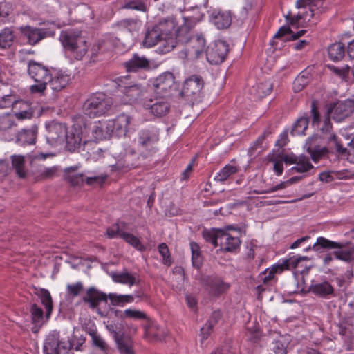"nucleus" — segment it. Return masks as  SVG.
I'll return each mask as SVG.
<instances>
[{
	"label": "nucleus",
	"mask_w": 354,
	"mask_h": 354,
	"mask_svg": "<svg viewBox=\"0 0 354 354\" xmlns=\"http://www.w3.org/2000/svg\"><path fill=\"white\" fill-rule=\"evenodd\" d=\"M113 102L111 97L104 93H91L82 105L83 113L94 118L105 115L113 107Z\"/></svg>",
	"instance_id": "nucleus-1"
},
{
	"label": "nucleus",
	"mask_w": 354,
	"mask_h": 354,
	"mask_svg": "<svg viewBox=\"0 0 354 354\" xmlns=\"http://www.w3.org/2000/svg\"><path fill=\"white\" fill-rule=\"evenodd\" d=\"M59 40L64 49L73 53L76 59H82L88 50L87 42L78 30L62 31Z\"/></svg>",
	"instance_id": "nucleus-2"
},
{
	"label": "nucleus",
	"mask_w": 354,
	"mask_h": 354,
	"mask_svg": "<svg viewBox=\"0 0 354 354\" xmlns=\"http://www.w3.org/2000/svg\"><path fill=\"white\" fill-rule=\"evenodd\" d=\"M188 30L187 26H181L176 33V39L181 43L189 44L186 50L187 55L189 57V59H196L205 52L206 41L201 35L193 36L192 38H189V37H183V34L187 32Z\"/></svg>",
	"instance_id": "nucleus-3"
},
{
	"label": "nucleus",
	"mask_w": 354,
	"mask_h": 354,
	"mask_svg": "<svg viewBox=\"0 0 354 354\" xmlns=\"http://www.w3.org/2000/svg\"><path fill=\"white\" fill-rule=\"evenodd\" d=\"M50 73L48 68L44 66L41 64L33 60L29 61L28 64V73L37 83L30 86L31 93H43L46 89Z\"/></svg>",
	"instance_id": "nucleus-4"
},
{
	"label": "nucleus",
	"mask_w": 354,
	"mask_h": 354,
	"mask_svg": "<svg viewBox=\"0 0 354 354\" xmlns=\"http://www.w3.org/2000/svg\"><path fill=\"white\" fill-rule=\"evenodd\" d=\"M73 344L69 340L59 339L58 333L49 334L44 344L45 354H73Z\"/></svg>",
	"instance_id": "nucleus-5"
},
{
	"label": "nucleus",
	"mask_w": 354,
	"mask_h": 354,
	"mask_svg": "<svg viewBox=\"0 0 354 354\" xmlns=\"http://www.w3.org/2000/svg\"><path fill=\"white\" fill-rule=\"evenodd\" d=\"M151 86L156 95L169 97L175 89V77L172 73H163L151 82Z\"/></svg>",
	"instance_id": "nucleus-6"
},
{
	"label": "nucleus",
	"mask_w": 354,
	"mask_h": 354,
	"mask_svg": "<svg viewBox=\"0 0 354 354\" xmlns=\"http://www.w3.org/2000/svg\"><path fill=\"white\" fill-rule=\"evenodd\" d=\"M127 77L118 79V86L122 88V92L126 97V100L130 103L142 102L148 99L147 91L139 84L128 85L126 83Z\"/></svg>",
	"instance_id": "nucleus-7"
},
{
	"label": "nucleus",
	"mask_w": 354,
	"mask_h": 354,
	"mask_svg": "<svg viewBox=\"0 0 354 354\" xmlns=\"http://www.w3.org/2000/svg\"><path fill=\"white\" fill-rule=\"evenodd\" d=\"M201 283L206 293L211 297H218L230 288L220 277L215 275H204L201 278Z\"/></svg>",
	"instance_id": "nucleus-8"
},
{
	"label": "nucleus",
	"mask_w": 354,
	"mask_h": 354,
	"mask_svg": "<svg viewBox=\"0 0 354 354\" xmlns=\"http://www.w3.org/2000/svg\"><path fill=\"white\" fill-rule=\"evenodd\" d=\"M109 295L100 291L94 286L89 287L86 289L85 293L81 298V301L92 309L96 310L98 315L104 317L105 315L99 308L101 302L107 303Z\"/></svg>",
	"instance_id": "nucleus-9"
},
{
	"label": "nucleus",
	"mask_w": 354,
	"mask_h": 354,
	"mask_svg": "<svg viewBox=\"0 0 354 354\" xmlns=\"http://www.w3.org/2000/svg\"><path fill=\"white\" fill-rule=\"evenodd\" d=\"M203 85L201 77L192 75L184 82L180 95L187 100H196L201 96Z\"/></svg>",
	"instance_id": "nucleus-10"
},
{
	"label": "nucleus",
	"mask_w": 354,
	"mask_h": 354,
	"mask_svg": "<svg viewBox=\"0 0 354 354\" xmlns=\"http://www.w3.org/2000/svg\"><path fill=\"white\" fill-rule=\"evenodd\" d=\"M168 98L166 97H158L155 95L153 98H148L144 102V107L156 117L165 116L170 110V103L168 101Z\"/></svg>",
	"instance_id": "nucleus-11"
},
{
	"label": "nucleus",
	"mask_w": 354,
	"mask_h": 354,
	"mask_svg": "<svg viewBox=\"0 0 354 354\" xmlns=\"http://www.w3.org/2000/svg\"><path fill=\"white\" fill-rule=\"evenodd\" d=\"M229 52V46L225 41L218 40L206 50L207 61L212 64L222 63Z\"/></svg>",
	"instance_id": "nucleus-12"
},
{
	"label": "nucleus",
	"mask_w": 354,
	"mask_h": 354,
	"mask_svg": "<svg viewBox=\"0 0 354 354\" xmlns=\"http://www.w3.org/2000/svg\"><path fill=\"white\" fill-rule=\"evenodd\" d=\"M131 117L122 113L113 120H107L105 123V129H107L108 132H111V135L115 134L118 137L124 136L128 132Z\"/></svg>",
	"instance_id": "nucleus-13"
},
{
	"label": "nucleus",
	"mask_w": 354,
	"mask_h": 354,
	"mask_svg": "<svg viewBox=\"0 0 354 354\" xmlns=\"http://www.w3.org/2000/svg\"><path fill=\"white\" fill-rule=\"evenodd\" d=\"M353 112L354 100L350 99L338 102L331 109L328 110V113L332 115L333 120L336 122H342L346 118L349 117Z\"/></svg>",
	"instance_id": "nucleus-14"
},
{
	"label": "nucleus",
	"mask_w": 354,
	"mask_h": 354,
	"mask_svg": "<svg viewBox=\"0 0 354 354\" xmlns=\"http://www.w3.org/2000/svg\"><path fill=\"white\" fill-rule=\"evenodd\" d=\"M157 140V137L148 130L142 131L139 133L138 143L142 156L147 158L155 152L153 145Z\"/></svg>",
	"instance_id": "nucleus-15"
},
{
	"label": "nucleus",
	"mask_w": 354,
	"mask_h": 354,
	"mask_svg": "<svg viewBox=\"0 0 354 354\" xmlns=\"http://www.w3.org/2000/svg\"><path fill=\"white\" fill-rule=\"evenodd\" d=\"M47 133L46 138L50 145H56L63 141L67 133L66 127L59 122H52L46 126Z\"/></svg>",
	"instance_id": "nucleus-16"
},
{
	"label": "nucleus",
	"mask_w": 354,
	"mask_h": 354,
	"mask_svg": "<svg viewBox=\"0 0 354 354\" xmlns=\"http://www.w3.org/2000/svg\"><path fill=\"white\" fill-rule=\"evenodd\" d=\"M71 81L70 75L62 71L53 70L50 75L48 85L55 91H59L66 88Z\"/></svg>",
	"instance_id": "nucleus-17"
},
{
	"label": "nucleus",
	"mask_w": 354,
	"mask_h": 354,
	"mask_svg": "<svg viewBox=\"0 0 354 354\" xmlns=\"http://www.w3.org/2000/svg\"><path fill=\"white\" fill-rule=\"evenodd\" d=\"M309 292L317 297L325 299L335 296V288L328 281L322 282L313 281L309 287Z\"/></svg>",
	"instance_id": "nucleus-18"
},
{
	"label": "nucleus",
	"mask_w": 354,
	"mask_h": 354,
	"mask_svg": "<svg viewBox=\"0 0 354 354\" xmlns=\"http://www.w3.org/2000/svg\"><path fill=\"white\" fill-rule=\"evenodd\" d=\"M30 313L31 322L33 324L31 330L32 333H37L44 324L48 319H46V315H44L42 308L39 307L36 304H33L30 306Z\"/></svg>",
	"instance_id": "nucleus-19"
},
{
	"label": "nucleus",
	"mask_w": 354,
	"mask_h": 354,
	"mask_svg": "<svg viewBox=\"0 0 354 354\" xmlns=\"http://www.w3.org/2000/svg\"><path fill=\"white\" fill-rule=\"evenodd\" d=\"M124 66L128 72H137L140 70L149 69L150 64L149 61L145 56H140L136 53L124 63Z\"/></svg>",
	"instance_id": "nucleus-20"
},
{
	"label": "nucleus",
	"mask_w": 354,
	"mask_h": 354,
	"mask_svg": "<svg viewBox=\"0 0 354 354\" xmlns=\"http://www.w3.org/2000/svg\"><path fill=\"white\" fill-rule=\"evenodd\" d=\"M13 109L14 115L20 120L30 119L34 115L30 104L24 100L16 101Z\"/></svg>",
	"instance_id": "nucleus-21"
},
{
	"label": "nucleus",
	"mask_w": 354,
	"mask_h": 354,
	"mask_svg": "<svg viewBox=\"0 0 354 354\" xmlns=\"http://www.w3.org/2000/svg\"><path fill=\"white\" fill-rule=\"evenodd\" d=\"M160 26H153L149 28L145 33V37L143 40V44L147 47H152L156 44H160L163 37L161 35V31L164 30Z\"/></svg>",
	"instance_id": "nucleus-22"
},
{
	"label": "nucleus",
	"mask_w": 354,
	"mask_h": 354,
	"mask_svg": "<svg viewBox=\"0 0 354 354\" xmlns=\"http://www.w3.org/2000/svg\"><path fill=\"white\" fill-rule=\"evenodd\" d=\"M33 292L40 298L41 302L46 309V318L49 319L53 309V300L49 291L44 288L33 286Z\"/></svg>",
	"instance_id": "nucleus-23"
},
{
	"label": "nucleus",
	"mask_w": 354,
	"mask_h": 354,
	"mask_svg": "<svg viewBox=\"0 0 354 354\" xmlns=\"http://www.w3.org/2000/svg\"><path fill=\"white\" fill-rule=\"evenodd\" d=\"M65 139L66 149L71 152H74L81 147L82 132L77 129H71L67 132Z\"/></svg>",
	"instance_id": "nucleus-24"
},
{
	"label": "nucleus",
	"mask_w": 354,
	"mask_h": 354,
	"mask_svg": "<svg viewBox=\"0 0 354 354\" xmlns=\"http://www.w3.org/2000/svg\"><path fill=\"white\" fill-rule=\"evenodd\" d=\"M37 129V127L33 126L29 129H24L21 130L16 136V142L21 145L35 144Z\"/></svg>",
	"instance_id": "nucleus-25"
},
{
	"label": "nucleus",
	"mask_w": 354,
	"mask_h": 354,
	"mask_svg": "<svg viewBox=\"0 0 354 354\" xmlns=\"http://www.w3.org/2000/svg\"><path fill=\"white\" fill-rule=\"evenodd\" d=\"M342 245L339 242L330 241L324 237L320 236L317 238V241L313 245L304 249L305 252L313 250L316 252H322L324 250L335 249L336 248H342Z\"/></svg>",
	"instance_id": "nucleus-26"
},
{
	"label": "nucleus",
	"mask_w": 354,
	"mask_h": 354,
	"mask_svg": "<svg viewBox=\"0 0 354 354\" xmlns=\"http://www.w3.org/2000/svg\"><path fill=\"white\" fill-rule=\"evenodd\" d=\"M21 33L27 37L28 43L34 45L45 37V32L40 28L26 26L20 28Z\"/></svg>",
	"instance_id": "nucleus-27"
},
{
	"label": "nucleus",
	"mask_w": 354,
	"mask_h": 354,
	"mask_svg": "<svg viewBox=\"0 0 354 354\" xmlns=\"http://www.w3.org/2000/svg\"><path fill=\"white\" fill-rule=\"evenodd\" d=\"M316 138H310L305 145V148L308 153H310L312 160L314 162L319 161L323 156L328 153V149L326 147H321L319 145L312 146L311 142L315 140Z\"/></svg>",
	"instance_id": "nucleus-28"
},
{
	"label": "nucleus",
	"mask_w": 354,
	"mask_h": 354,
	"mask_svg": "<svg viewBox=\"0 0 354 354\" xmlns=\"http://www.w3.org/2000/svg\"><path fill=\"white\" fill-rule=\"evenodd\" d=\"M221 245L225 252H234L239 248L241 241L238 237H234L226 233H222L220 236Z\"/></svg>",
	"instance_id": "nucleus-29"
},
{
	"label": "nucleus",
	"mask_w": 354,
	"mask_h": 354,
	"mask_svg": "<svg viewBox=\"0 0 354 354\" xmlns=\"http://www.w3.org/2000/svg\"><path fill=\"white\" fill-rule=\"evenodd\" d=\"M115 341L120 354H135L133 349V341L129 336L122 333L121 337Z\"/></svg>",
	"instance_id": "nucleus-30"
},
{
	"label": "nucleus",
	"mask_w": 354,
	"mask_h": 354,
	"mask_svg": "<svg viewBox=\"0 0 354 354\" xmlns=\"http://www.w3.org/2000/svg\"><path fill=\"white\" fill-rule=\"evenodd\" d=\"M77 169V166H74L64 169L65 178L73 186H80L84 182L85 176L83 174L75 173Z\"/></svg>",
	"instance_id": "nucleus-31"
},
{
	"label": "nucleus",
	"mask_w": 354,
	"mask_h": 354,
	"mask_svg": "<svg viewBox=\"0 0 354 354\" xmlns=\"http://www.w3.org/2000/svg\"><path fill=\"white\" fill-rule=\"evenodd\" d=\"M212 21L218 29H225L231 25L232 17L227 12H218L216 14L213 12Z\"/></svg>",
	"instance_id": "nucleus-32"
},
{
	"label": "nucleus",
	"mask_w": 354,
	"mask_h": 354,
	"mask_svg": "<svg viewBox=\"0 0 354 354\" xmlns=\"http://www.w3.org/2000/svg\"><path fill=\"white\" fill-rule=\"evenodd\" d=\"M310 258L306 256H292L290 258L283 261L281 263H279V266L281 268L283 272L284 270L296 269L300 267V263L304 261H308ZM302 268L303 266H301Z\"/></svg>",
	"instance_id": "nucleus-33"
},
{
	"label": "nucleus",
	"mask_w": 354,
	"mask_h": 354,
	"mask_svg": "<svg viewBox=\"0 0 354 354\" xmlns=\"http://www.w3.org/2000/svg\"><path fill=\"white\" fill-rule=\"evenodd\" d=\"M111 277L115 282L129 285L130 286L136 284L138 281V279L134 274H132L127 271H124L120 273H113Z\"/></svg>",
	"instance_id": "nucleus-34"
},
{
	"label": "nucleus",
	"mask_w": 354,
	"mask_h": 354,
	"mask_svg": "<svg viewBox=\"0 0 354 354\" xmlns=\"http://www.w3.org/2000/svg\"><path fill=\"white\" fill-rule=\"evenodd\" d=\"M328 53L330 59L339 61L345 55L344 45L341 42L333 44L328 47Z\"/></svg>",
	"instance_id": "nucleus-35"
},
{
	"label": "nucleus",
	"mask_w": 354,
	"mask_h": 354,
	"mask_svg": "<svg viewBox=\"0 0 354 354\" xmlns=\"http://www.w3.org/2000/svg\"><path fill=\"white\" fill-rule=\"evenodd\" d=\"M301 179V177H298V176L292 177L289 180H288L286 181H283V182L280 183L279 184H277V185L270 187L268 189L254 190V191H252V192L254 194H270V193H272V192H276V191H278L280 189H283L286 188L288 186L298 182Z\"/></svg>",
	"instance_id": "nucleus-36"
},
{
	"label": "nucleus",
	"mask_w": 354,
	"mask_h": 354,
	"mask_svg": "<svg viewBox=\"0 0 354 354\" xmlns=\"http://www.w3.org/2000/svg\"><path fill=\"white\" fill-rule=\"evenodd\" d=\"M14 32L8 28H4L0 32V48L6 49L10 48L14 41Z\"/></svg>",
	"instance_id": "nucleus-37"
},
{
	"label": "nucleus",
	"mask_w": 354,
	"mask_h": 354,
	"mask_svg": "<svg viewBox=\"0 0 354 354\" xmlns=\"http://www.w3.org/2000/svg\"><path fill=\"white\" fill-rule=\"evenodd\" d=\"M237 171L238 169L236 167L227 165L216 174L214 176V180L217 182L223 183Z\"/></svg>",
	"instance_id": "nucleus-38"
},
{
	"label": "nucleus",
	"mask_w": 354,
	"mask_h": 354,
	"mask_svg": "<svg viewBox=\"0 0 354 354\" xmlns=\"http://www.w3.org/2000/svg\"><path fill=\"white\" fill-rule=\"evenodd\" d=\"M12 166L15 169L17 174L21 177L26 176L25 158L21 155H12L11 156Z\"/></svg>",
	"instance_id": "nucleus-39"
},
{
	"label": "nucleus",
	"mask_w": 354,
	"mask_h": 354,
	"mask_svg": "<svg viewBox=\"0 0 354 354\" xmlns=\"http://www.w3.org/2000/svg\"><path fill=\"white\" fill-rule=\"evenodd\" d=\"M310 80V76L308 72L302 71L295 78L293 82V90L295 92L301 91L304 87L308 85Z\"/></svg>",
	"instance_id": "nucleus-40"
},
{
	"label": "nucleus",
	"mask_w": 354,
	"mask_h": 354,
	"mask_svg": "<svg viewBox=\"0 0 354 354\" xmlns=\"http://www.w3.org/2000/svg\"><path fill=\"white\" fill-rule=\"evenodd\" d=\"M309 119L308 117H301L295 122L291 130V134L293 136H299L305 134L306 130L308 127Z\"/></svg>",
	"instance_id": "nucleus-41"
},
{
	"label": "nucleus",
	"mask_w": 354,
	"mask_h": 354,
	"mask_svg": "<svg viewBox=\"0 0 354 354\" xmlns=\"http://www.w3.org/2000/svg\"><path fill=\"white\" fill-rule=\"evenodd\" d=\"M109 299L113 306H122L125 303H131L134 301V296L132 295H117L109 293Z\"/></svg>",
	"instance_id": "nucleus-42"
},
{
	"label": "nucleus",
	"mask_w": 354,
	"mask_h": 354,
	"mask_svg": "<svg viewBox=\"0 0 354 354\" xmlns=\"http://www.w3.org/2000/svg\"><path fill=\"white\" fill-rule=\"evenodd\" d=\"M192 251V265L194 268L199 269L203 264V257L201 254L200 247L196 242L190 243Z\"/></svg>",
	"instance_id": "nucleus-43"
},
{
	"label": "nucleus",
	"mask_w": 354,
	"mask_h": 354,
	"mask_svg": "<svg viewBox=\"0 0 354 354\" xmlns=\"http://www.w3.org/2000/svg\"><path fill=\"white\" fill-rule=\"evenodd\" d=\"M324 138L327 140L328 147L331 150H335L337 153L342 155H344L346 153L347 149L341 145L335 135L330 134L328 136H324Z\"/></svg>",
	"instance_id": "nucleus-44"
},
{
	"label": "nucleus",
	"mask_w": 354,
	"mask_h": 354,
	"mask_svg": "<svg viewBox=\"0 0 354 354\" xmlns=\"http://www.w3.org/2000/svg\"><path fill=\"white\" fill-rule=\"evenodd\" d=\"M342 248H337L339 250L333 252V255L336 259L342 260L346 262H351L354 259V250L349 248H344V245Z\"/></svg>",
	"instance_id": "nucleus-45"
},
{
	"label": "nucleus",
	"mask_w": 354,
	"mask_h": 354,
	"mask_svg": "<svg viewBox=\"0 0 354 354\" xmlns=\"http://www.w3.org/2000/svg\"><path fill=\"white\" fill-rule=\"evenodd\" d=\"M120 237L123 239L127 243L135 248L139 251H145V247L142 244L138 238L132 234L127 232H122L120 234Z\"/></svg>",
	"instance_id": "nucleus-46"
},
{
	"label": "nucleus",
	"mask_w": 354,
	"mask_h": 354,
	"mask_svg": "<svg viewBox=\"0 0 354 354\" xmlns=\"http://www.w3.org/2000/svg\"><path fill=\"white\" fill-rule=\"evenodd\" d=\"M159 44V51L161 53H167L175 48L176 41L173 37V35L168 36L167 37H163Z\"/></svg>",
	"instance_id": "nucleus-47"
},
{
	"label": "nucleus",
	"mask_w": 354,
	"mask_h": 354,
	"mask_svg": "<svg viewBox=\"0 0 354 354\" xmlns=\"http://www.w3.org/2000/svg\"><path fill=\"white\" fill-rule=\"evenodd\" d=\"M162 25V28L164 29L161 31V35L162 37H167L168 36L174 35V33H177L175 30V24L174 21L171 19H165L160 21L158 24L155 26H160Z\"/></svg>",
	"instance_id": "nucleus-48"
},
{
	"label": "nucleus",
	"mask_w": 354,
	"mask_h": 354,
	"mask_svg": "<svg viewBox=\"0 0 354 354\" xmlns=\"http://www.w3.org/2000/svg\"><path fill=\"white\" fill-rule=\"evenodd\" d=\"M92 134L96 140H102L109 138L112 135L111 132H108L107 129L104 131L100 122L96 123L92 127Z\"/></svg>",
	"instance_id": "nucleus-49"
},
{
	"label": "nucleus",
	"mask_w": 354,
	"mask_h": 354,
	"mask_svg": "<svg viewBox=\"0 0 354 354\" xmlns=\"http://www.w3.org/2000/svg\"><path fill=\"white\" fill-rule=\"evenodd\" d=\"M297 165L291 168V171H297V172H306L311 169L313 166L309 162L308 158L305 156H300L299 159L297 160V162L295 163Z\"/></svg>",
	"instance_id": "nucleus-50"
},
{
	"label": "nucleus",
	"mask_w": 354,
	"mask_h": 354,
	"mask_svg": "<svg viewBox=\"0 0 354 354\" xmlns=\"http://www.w3.org/2000/svg\"><path fill=\"white\" fill-rule=\"evenodd\" d=\"M16 125L14 119L10 114L0 116V131L3 133L7 132Z\"/></svg>",
	"instance_id": "nucleus-51"
},
{
	"label": "nucleus",
	"mask_w": 354,
	"mask_h": 354,
	"mask_svg": "<svg viewBox=\"0 0 354 354\" xmlns=\"http://www.w3.org/2000/svg\"><path fill=\"white\" fill-rule=\"evenodd\" d=\"M257 6V0H245V5L243 6L242 10L240 12L241 17L243 19H245L248 17L250 13L257 12V9L256 8Z\"/></svg>",
	"instance_id": "nucleus-52"
},
{
	"label": "nucleus",
	"mask_w": 354,
	"mask_h": 354,
	"mask_svg": "<svg viewBox=\"0 0 354 354\" xmlns=\"http://www.w3.org/2000/svg\"><path fill=\"white\" fill-rule=\"evenodd\" d=\"M272 84L269 81H266L257 85L256 92L258 97L262 98L269 95L272 91Z\"/></svg>",
	"instance_id": "nucleus-53"
},
{
	"label": "nucleus",
	"mask_w": 354,
	"mask_h": 354,
	"mask_svg": "<svg viewBox=\"0 0 354 354\" xmlns=\"http://www.w3.org/2000/svg\"><path fill=\"white\" fill-rule=\"evenodd\" d=\"M282 272L281 268L279 264L273 266L270 269L266 270L262 274H264V277L262 278L263 282L265 284L268 283L271 280L274 278V275L277 273Z\"/></svg>",
	"instance_id": "nucleus-54"
},
{
	"label": "nucleus",
	"mask_w": 354,
	"mask_h": 354,
	"mask_svg": "<svg viewBox=\"0 0 354 354\" xmlns=\"http://www.w3.org/2000/svg\"><path fill=\"white\" fill-rule=\"evenodd\" d=\"M15 102V97L12 95L3 92L0 88V109L7 108L11 105L13 106Z\"/></svg>",
	"instance_id": "nucleus-55"
},
{
	"label": "nucleus",
	"mask_w": 354,
	"mask_h": 354,
	"mask_svg": "<svg viewBox=\"0 0 354 354\" xmlns=\"http://www.w3.org/2000/svg\"><path fill=\"white\" fill-rule=\"evenodd\" d=\"M89 335L92 337L93 344L102 351L106 352L108 348V346L104 339L97 335V331L95 330H91L89 332Z\"/></svg>",
	"instance_id": "nucleus-56"
},
{
	"label": "nucleus",
	"mask_w": 354,
	"mask_h": 354,
	"mask_svg": "<svg viewBox=\"0 0 354 354\" xmlns=\"http://www.w3.org/2000/svg\"><path fill=\"white\" fill-rule=\"evenodd\" d=\"M158 248L159 253L162 257L163 263L168 266H171L172 261H171L169 250V248H168V246L167 245V244L165 243H162L159 244Z\"/></svg>",
	"instance_id": "nucleus-57"
},
{
	"label": "nucleus",
	"mask_w": 354,
	"mask_h": 354,
	"mask_svg": "<svg viewBox=\"0 0 354 354\" xmlns=\"http://www.w3.org/2000/svg\"><path fill=\"white\" fill-rule=\"evenodd\" d=\"M84 290V285L79 281L74 284H68L66 292L72 297H77Z\"/></svg>",
	"instance_id": "nucleus-58"
},
{
	"label": "nucleus",
	"mask_w": 354,
	"mask_h": 354,
	"mask_svg": "<svg viewBox=\"0 0 354 354\" xmlns=\"http://www.w3.org/2000/svg\"><path fill=\"white\" fill-rule=\"evenodd\" d=\"M221 232L219 231L218 234L214 232L205 230L203 232V236L206 241L211 243L214 247L218 246V239H220Z\"/></svg>",
	"instance_id": "nucleus-59"
},
{
	"label": "nucleus",
	"mask_w": 354,
	"mask_h": 354,
	"mask_svg": "<svg viewBox=\"0 0 354 354\" xmlns=\"http://www.w3.org/2000/svg\"><path fill=\"white\" fill-rule=\"evenodd\" d=\"M272 345V351L275 354H287L288 344L283 342L281 338L274 341Z\"/></svg>",
	"instance_id": "nucleus-60"
},
{
	"label": "nucleus",
	"mask_w": 354,
	"mask_h": 354,
	"mask_svg": "<svg viewBox=\"0 0 354 354\" xmlns=\"http://www.w3.org/2000/svg\"><path fill=\"white\" fill-rule=\"evenodd\" d=\"M125 318L133 319H147V315L142 311L135 309H127L124 310Z\"/></svg>",
	"instance_id": "nucleus-61"
},
{
	"label": "nucleus",
	"mask_w": 354,
	"mask_h": 354,
	"mask_svg": "<svg viewBox=\"0 0 354 354\" xmlns=\"http://www.w3.org/2000/svg\"><path fill=\"white\" fill-rule=\"evenodd\" d=\"M106 328L111 334H113V337L115 340L121 337V334L122 333V324L111 323L106 325Z\"/></svg>",
	"instance_id": "nucleus-62"
},
{
	"label": "nucleus",
	"mask_w": 354,
	"mask_h": 354,
	"mask_svg": "<svg viewBox=\"0 0 354 354\" xmlns=\"http://www.w3.org/2000/svg\"><path fill=\"white\" fill-rule=\"evenodd\" d=\"M308 13L298 14L295 16H292L291 12H288L285 17L288 24L292 26L297 25L301 19H306Z\"/></svg>",
	"instance_id": "nucleus-63"
},
{
	"label": "nucleus",
	"mask_w": 354,
	"mask_h": 354,
	"mask_svg": "<svg viewBox=\"0 0 354 354\" xmlns=\"http://www.w3.org/2000/svg\"><path fill=\"white\" fill-rule=\"evenodd\" d=\"M124 8H129V9L140 10V11H145L146 6L143 2L136 0V1H131L127 3L124 6Z\"/></svg>",
	"instance_id": "nucleus-64"
}]
</instances>
